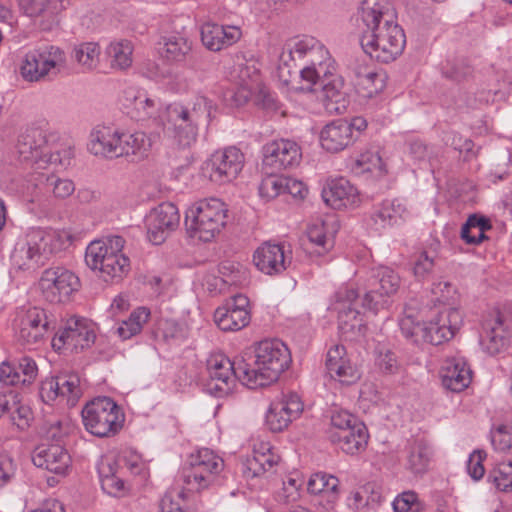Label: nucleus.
Segmentation results:
<instances>
[{
  "mask_svg": "<svg viewBox=\"0 0 512 512\" xmlns=\"http://www.w3.org/2000/svg\"><path fill=\"white\" fill-rule=\"evenodd\" d=\"M394 9L385 0H363L360 44L363 51L381 63L396 60L404 51L406 36L397 23Z\"/></svg>",
  "mask_w": 512,
  "mask_h": 512,
  "instance_id": "nucleus-1",
  "label": "nucleus"
},
{
  "mask_svg": "<svg viewBox=\"0 0 512 512\" xmlns=\"http://www.w3.org/2000/svg\"><path fill=\"white\" fill-rule=\"evenodd\" d=\"M337 66L329 51L315 38L306 37L289 45L283 50L279 59V77L289 82L287 76L299 73L301 81L305 83L301 87L305 91H313L321 77H329L336 72Z\"/></svg>",
  "mask_w": 512,
  "mask_h": 512,
  "instance_id": "nucleus-2",
  "label": "nucleus"
},
{
  "mask_svg": "<svg viewBox=\"0 0 512 512\" xmlns=\"http://www.w3.org/2000/svg\"><path fill=\"white\" fill-rule=\"evenodd\" d=\"M290 363L288 347L279 339H266L257 343L252 353L241 356L238 369L244 385L257 389L276 382Z\"/></svg>",
  "mask_w": 512,
  "mask_h": 512,
  "instance_id": "nucleus-3",
  "label": "nucleus"
},
{
  "mask_svg": "<svg viewBox=\"0 0 512 512\" xmlns=\"http://www.w3.org/2000/svg\"><path fill=\"white\" fill-rule=\"evenodd\" d=\"M69 242L64 231L34 229L15 244L11 264L17 270L33 272Z\"/></svg>",
  "mask_w": 512,
  "mask_h": 512,
  "instance_id": "nucleus-4",
  "label": "nucleus"
},
{
  "mask_svg": "<svg viewBox=\"0 0 512 512\" xmlns=\"http://www.w3.org/2000/svg\"><path fill=\"white\" fill-rule=\"evenodd\" d=\"M211 109L210 100L202 95L196 96L193 107L189 108L180 103L169 104L159 115L164 131L175 138L181 147L190 146L195 141L199 121Z\"/></svg>",
  "mask_w": 512,
  "mask_h": 512,
  "instance_id": "nucleus-5",
  "label": "nucleus"
},
{
  "mask_svg": "<svg viewBox=\"0 0 512 512\" xmlns=\"http://www.w3.org/2000/svg\"><path fill=\"white\" fill-rule=\"evenodd\" d=\"M124 245V238L117 235L107 241H93L86 248V264L98 269L106 282L121 280L130 271V259L122 252Z\"/></svg>",
  "mask_w": 512,
  "mask_h": 512,
  "instance_id": "nucleus-6",
  "label": "nucleus"
},
{
  "mask_svg": "<svg viewBox=\"0 0 512 512\" xmlns=\"http://www.w3.org/2000/svg\"><path fill=\"white\" fill-rule=\"evenodd\" d=\"M16 152L21 162L44 169L48 165L66 167L73 156L72 150L52 151L46 133L40 128H30L22 133L16 144Z\"/></svg>",
  "mask_w": 512,
  "mask_h": 512,
  "instance_id": "nucleus-7",
  "label": "nucleus"
},
{
  "mask_svg": "<svg viewBox=\"0 0 512 512\" xmlns=\"http://www.w3.org/2000/svg\"><path fill=\"white\" fill-rule=\"evenodd\" d=\"M227 206L218 198L203 199L185 214L187 230L204 242L211 241L226 224Z\"/></svg>",
  "mask_w": 512,
  "mask_h": 512,
  "instance_id": "nucleus-8",
  "label": "nucleus"
},
{
  "mask_svg": "<svg viewBox=\"0 0 512 512\" xmlns=\"http://www.w3.org/2000/svg\"><path fill=\"white\" fill-rule=\"evenodd\" d=\"M81 414L86 430L100 438L116 435L125 421L122 408L106 396L96 397L88 402Z\"/></svg>",
  "mask_w": 512,
  "mask_h": 512,
  "instance_id": "nucleus-9",
  "label": "nucleus"
},
{
  "mask_svg": "<svg viewBox=\"0 0 512 512\" xmlns=\"http://www.w3.org/2000/svg\"><path fill=\"white\" fill-rule=\"evenodd\" d=\"M223 468V460L214 450H193L186 458L180 477L187 492L207 488L214 474Z\"/></svg>",
  "mask_w": 512,
  "mask_h": 512,
  "instance_id": "nucleus-10",
  "label": "nucleus"
},
{
  "mask_svg": "<svg viewBox=\"0 0 512 512\" xmlns=\"http://www.w3.org/2000/svg\"><path fill=\"white\" fill-rule=\"evenodd\" d=\"M65 62L66 57L62 49L53 45H43L25 53L19 71L25 81L40 82L49 74L60 72Z\"/></svg>",
  "mask_w": 512,
  "mask_h": 512,
  "instance_id": "nucleus-11",
  "label": "nucleus"
},
{
  "mask_svg": "<svg viewBox=\"0 0 512 512\" xmlns=\"http://www.w3.org/2000/svg\"><path fill=\"white\" fill-rule=\"evenodd\" d=\"M38 286L48 302L65 303L80 290L81 281L72 270L63 266H53L42 272Z\"/></svg>",
  "mask_w": 512,
  "mask_h": 512,
  "instance_id": "nucleus-12",
  "label": "nucleus"
},
{
  "mask_svg": "<svg viewBox=\"0 0 512 512\" xmlns=\"http://www.w3.org/2000/svg\"><path fill=\"white\" fill-rule=\"evenodd\" d=\"M13 329L17 343L28 349L41 344L51 331L46 311L38 307L18 311Z\"/></svg>",
  "mask_w": 512,
  "mask_h": 512,
  "instance_id": "nucleus-13",
  "label": "nucleus"
},
{
  "mask_svg": "<svg viewBox=\"0 0 512 512\" xmlns=\"http://www.w3.org/2000/svg\"><path fill=\"white\" fill-rule=\"evenodd\" d=\"M401 279L397 272L389 267H378L368 280L361 305L374 313L387 308L390 298L400 288Z\"/></svg>",
  "mask_w": 512,
  "mask_h": 512,
  "instance_id": "nucleus-14",
  "label": "nucleus"
},
{
  "mask_svg": "<svg viewBox=\"0 0 512 512\" xmlns=\"http://www.w3.org/2000/svg\"><path fill=\"white\" fill-rule=\"evenodd\" d=\"M245 162L244 154L236 147H228L216 151L207 159L202 171L204 176L216 184L230 183L242 171Z\"/></svg>",
  "mask_w": 512,
  "mask_h": 512,
  "instance_id": "nucleus-15",
  "label": "nucleus"
},
{
  "mask_svg": "<svg viewBox=\"0 0 512 512\" xmlns=\"http://www.w3.org/2000/svg\"><path fill=\"white\" fill-rule=\"evenodd\" d=\"M239 361L233 362L224 355H214L208 360L209 381L207 391L216 396L223 397L230 394L239 380L244 385L242 373L239 371Z\"/></svg>",
  "mask_w": 512,
  "mask_h": 512,
  "instance_id": "nucleus-16",
  "label": "nucleus"
},
{
  "mask_svg": "<svg viewBox=\"0 0 512 512\" xmlns=\"http://www.w3.org/2000/svg\"><path fill=\"white\" fill-rule=\"evenodd\" d=\"M96 335L92 325L84 318H70L52 339V347L56 351L62 349L79 352L89 348Z\"/></svg>",
  "mask_w": 512,
  "mask_h": 512,
  "instance_id": "nucleus-17",
  "label": "nucleus"
},
{
  "mask_svg": "<svg viewBox=\"0 0 512 512\" xmlns=\"http://www.w3.org/2000/svg\"><path fill=\"white\" fill-rule=\"evenodd\" d=\"M358 298L359 292L353 287H341L335 293L334 310L338 312L339 330L346 338L359 333L363 326Z\"/></svg>",
  "mask_w": 512,
  "mask_h": 512,
  "instance_id": "nucleus-18",
  "label": "nucleus"
},
{
  "mask_svg": "<svg viewBox=\"0 0 512 512\" xmlns=\"http://www.w3.org/2000/svg\"><path fill=\"white\" fill-rule=\"evenodd\" d=\"M333 427L337 428L332 437L334 444L346 445L349 448H365L369 433L366 425L348 411H335L331 416Z\"/></svg>",
  "mask_w": 512,
  "mask_h": 512,
  "instance_id": "nucleus-19",
  "label": "nucleus"
},
{
  "mask_svg": "<svg viewBox=\"0 0 512 512\" xmlns=\"http://www.w3.org/2000/svg\"><path fill=\"white\" fill-rule=\"evenodd\" d=\"M302 159L299 144L289 139H278L263 146V165L271 173L281 172L298 166Z\"/></svg>",
  "mask_w": 512,
  "mask_h": 512,
  "instance_id": "nucleus-20",
  "label": "nucleus"
},
{
  "mask_svg": "<svg viewBox=\"0 0 512 512\" xmlns=\"http://www.w3.org/2000/svg\"><path fill=\"white\" fill-rule=\"evenodd\" d=\"M463 318L456 308H445L429 322L423 323L422 343L440 345L452 339L460 329Z\"/></svg>",
  "mask_w": 512,
  "mask_h": 512,
  "instance_id": "nucleus-21",
  "label": "nucleus"
},
{
  "mask_svg": "<svg viewBox=\"0 0 512 512\" xmlns=\"http://www.w3.org/2000/svg\"><path fill=\"white\" fill-rule=\"evenodd\" d=\"M251 320L249 299L242 294L228 299L214 312V322L222 331H239Z\"/></svg>",
  "mask_w": 512,
  "mask_h": 512,
  "instance_id": "nucleus-22",
  "label": "nucleus"
},
{
  "mask_svg": "<svg viewBox=\"0 0 512 512\" xmlns=\"http://www.w3.org/2000/svg\"><path fill=\"white\" fill-rule=\"evenodd\" d=\"M82 391L80 380L76 375H61L46 378L40 386L39 395L42 401L50 404L55 400L65 401L68 406H75Z\"/></svg>",
  "mask_w": 512,
  "mask_h": 512,
  "instance_id": "nucleus-23",
  "label": "nucleus"
},
{
  "mask_svg": "<svg viewBox=\"0 0 512 512\" xmlns=\"http://www.w3.org/2000/svg\"><path fill=\"white\" fill-rule=\"evenodd\" d=\"M180 222L178 208L171 202H164L152 209L147 216V237L154 245L162 244L168 234L175 230Z\"/></svg>",
  "mask_w": 512,
  "mask_h": 512,
  "instance_id": "nucleus-24",
  "label": "nucleus"
},
{
  "mask_svg": "<svg viewBox=\"0 0 512 512\" xmlns=\"http://www.w3.org/2000/svg\"><path fill=\"white\" fill-rule=\"evenodd\" d=\"M303 402L297 393H282L270 404L266 421L272 431L287 428L303 411Z\"/></svg>",
  "mask_w": 512,
  "mask_h": 512,
  "instance_id": "nucleus-25",
  "label": "nucleus"
},
{
  "mask_svg": "<svg viewBox=\"0 0 512 512\" xmlns=\"http://www.w3.org/2000/svg\"><path fill=\"white\" fill-rule=\"evenodd\" d=\"M509 343L508 324L499 310H493L483 320L480 344L485 352L496 355Z\"/></svg>",
  "mask_w": 512,
  "mask_h": 512,
  "instance_id": "nucleus-26",
  "label": "nucleus"
},
{
  "mask_svg": "<svg viewBox=\"0 0 512 512\" xmlns=\"http://www.w3.org/2000/svg\"><path fill=\"white\" fill-rule=\"evenodd\" d=\"M70 5V0H19V7L31 18H41L43 30H52L59 24V15Z\"/></svg>",
  "mask_w": 512,
  "mask_h": 512,
  "instance_id": "nucleus-27",
  "label": "nucleus"
},
{
  "mask_svg": "<svg viewBox=\"0 0 512 512\" xmlns=\"http://www.w3.org/2000/svg\"><path fill=\"white\" fill-rule=\"evenodd\" d=\"M253 262L262 273L278 275L286 270L291 257L287 255L284 245L267 241L255 250Z\"/></svg>",
  "mask_w": 512,
  "mask_h": 512,
  "instance_id": "nucleus-28",
  "label": "nucleus"
},
{
  "mask_svg": "<svg viewBox=\"0 0 512 512\" xmlns=\"http://www.w3.org/2000/svg\"><path fill=\"white\" fill-rule=\"evenodd\" d=\"M442 385L452 392L465 390L472 381V370L460 355L446 357L440 369Z\"/></svg>",
  "mask_w": 512,
  "mask_h": 512,
  "instance_id": "nucleus-29",
  "label": "nucleus"
},
{
  "mask_svg": "<svg viewBox=\"0 0 512 512\" xmlns=\"http://www.w3.org/2000/svg\"><path fill=\"white\" fill-rule=\"evenodd\" d=\"M118 467L114 450H107L97 462L102 490L113 497H123L129 491L125 482L115 475Z\"/></svg>",
  "mask_w": 512,
  "mask_h": 512,
  "instance_id": "nucleus-30",
  "label": "nucleus"
},
{
  "mask_svg": "<svg viewBox=\"0 0 512 512\" xmlns=\"http://www.w3.org/2000/svg\"><path fill=\"white\" fill-rule=\"evenodd\" d=\"M241 36V29L237 26H224L212 22L201 26V41L208 50L213 52L232 46L240 40Z\"/></svg>",
  "mask_w": 512,
  "mask_h": 512,
  "instance_id": "nucleus-31",
  "label": "nucleus"
},
{
  "mask_svg": "<svg viewBox=\"0 0 512 512\" xmlns=\"http://www.w3.org/2000/svg\"><path fill=\"white\" fill-rule=\"evenodd\" d=\"M322 198L333 209L355 206L360 201L357 188L343 177L328 182L322 190Z\"/></svg>",
  "mask_w": 512,
  "mask_h": 512,
  "instance_id": "nucleus-32",
  "label": "nucleus"
},
{
  "mask_svg": "<svg viewBox=\"0 0 512 512\" xmlns=\"http://www.w3.org/2000/svg\"><path fill=\"white\" fill-rule=\"evenodd\" d=\"M157 136L143 131L119 132V157H132L133 161L146 159Z\"/></svg>",
  "mask_w": 512,
  "mask_h": 512,
  "instance_id": "nucleus-33",
  "label": "nucleus"
},
{
  "mask_svg": "<svg viewBox=\"0 0 512 512\" xmlns=\"http://www.w3.org/2000/svg\"><path fill=\"white\" fill-rule=\"evenodd\" d=\"M322 148L331 153H338L353 144L348 120L336 119L326 124L319 136Z\"/></svg>",
  "mask_w": 512,
  "mask_h": 512,
  "instance_id": "nucleus-34",
  "label": "nucleus"
},
{
  "mask_svg": "<svg viewBox=\"0 0 512 512\" xmlns=\"http://www.w3.org/2000/svg\"><path fill=\"white\" fill-rule=\"evenodd\" d=\"M318 83L322 86L325 109L330 113H344L348 100L343 78L334 72L329 77H321Z\"/></svg>",
  "mask_w": 512,
  "mask_h": 512,
  "instance_id": "nucleus-35",
  "label": "nucleus"
},
{
  "mask_svg": "<svg viewBox=\"0 0 512 512\" xmlns=\"http://www.w3.org/2000/svg\"><path fill=\"white\" fill-rule=\"evenodd\" d=\"M88 150L95 156L108 159L119 157V131L97 126L90 133Z\"/></svg>",
  "mask_w": 512,
  "mask_h": 512,
  "instance_id": "nucleus-36",
  "label": "nucleus"
},
{
  "mask_svg": "<svg viewBox=\"0 0 512 512\" xmlns=\"http://www.w3.org/2000/svg\"><path fill=\"white\" fill-rule=\"evenodd\" d=\"M37 372L36 362L32 358L24 356L18 360L16 365L6 362L0 365V381L7 386L27 385L35 380Z\"/></svg>",
  "mask_w": 512,
  "mask_h": 512,
  "instance_id": "nucleus-37",
  "label": "nucleus"
},
{
  "mask_svg": "<svg viewBox=\"0 0 512 512\" xmlns=\"http://www.w3.org/2000/svg\"><path fill=\"white\" fill-rule=\"evenodd\" d=\"M191 51L192 42L180 34L162 36L158 42L160 57L170 64L186 61Z\"/></svg>",
  "mask_w": 512,
  "mask_h": 512,
  "instance_id": "nucleus-38",
  "label": "nucleus"
},
{
  "mask_svg": "<svg viewBox=\"0 0 512 512\" xmlns=\"http://www.w3.org/2000/svg\"><path fill=\"white\" fill-rule=\"evenodd\" d=\"M382 501V494L377 484L365 483L353 489L346 499L348 508L355 512L375 510Z\"/></svg>",
  "mask_w": 512,
  "mask_h": 512,
  "instance_id": "nucleus-39",
  "label": "nucleus"
},
{
  "mask_svg": "<svg viewBox=\"0 0 512 512\" xmlns=\"http://www.w3.org/2000/svg\"><path fill=\"white\" fill-rule=\"evenodd\" d=\"M326 368L332 378L344 383H351L357 379V372L346 357V349L342 345H335L329 349L326 358Z\"/></svg>",
  "mask_w": 512,
  "mask_h": 512,
  "instance_id": "nucleus-40",
  "label": "nucleus"
},
{
  "mask_svg": "<svg viewBox=\"0 0 512 512\" xmlns=\"http://www.w3.org/2000/svg\"><path fill=\"white\" fill-rule=\"evenodd\" d=\"M42 445L55 448H64L72 443L77 435L73 433V427L67 421L57 420L46 422L40 429Z\"/></svg>",
  "mask_w": 512,
  "mask_h": 512,
  "instance_id": "nucleus-41",
  "label": "nucleus"
},
{
  "mask_svg": "<svg viewBox=\"0 0 512 512\" xmlns=\"http://www.w3.org/2000/svg\"><path fill=\"white\" fill-rule=\"evenodd\" d=\"M31 460L36 467L55 474H65L71 465L68 450H33Z\"/></svg>",
  "mask_w": 512,
  "mask_h": 512,
  "instance_id": "nucleus-42",
  "label": "nucleus"
},
{
  "mask_svg": "<svg viewBox=\"0 0 512 512\" xmlns=\"http://www.w3.org/2000/svg\"><path fill=\"white\" fill-rule=\"evenodd\" d=\"M406 212L405 206L398 199H385L375 206L371 220L375 230L385 229L399 223Z\"/></svg>",
  "mask_w": 512,
  "mask_h": 512,
  "instance_id": "nucleus-43",
  "label": "nucleus"
},
{
  "mask_svg": "<svg viewBox=\"0 0 512 512\" xmlns=\"http://www.w3.org/2000/svg\"><path fill=\"white\" fill-rule=\"evenodd\" d=\"M244 473L247 478L259 477L269 471H277L280 466V457L274 450H252V454L246 458Z\"/></svg>",
  "mask_w": 512,
  "mask_h": 512,
  "instance_id": "nucleus-44",
  "label": "nucleus"
},
{
  "mask_svg": "<svg viewBox=\"0 0 512 512\" xmlns=\"http://www.w3.org/2000/svg\"><path fill=\"white\" fill-rule=\"evenodd\" d=\"M338 486L339 480L336 477L322 472L312 474L307 482L309 493L322 495L326 499V509L332 508L337 501Z\"/></svg>",
  "mask_w": 512,
  "mask_h": 512,
  "instance_id": "nucleus-45",
  "label": "nucleus"
},
{
  "mask_svg": "<svg viewBox=\"0 0 512 512\" xmlns=\"http://www.w3.org/2000/svg\"><path fill=\"white\" fill-rule=\"evenodd\" d=\"M356 85L364 97L371 98L386 87V74L373 69L355 70Z\"/></svg>",
  "mask_w": 512,
  "mask_h": 512,
  "instance_id": "nucleus-46",
  "label": "nucleus"
},
{
  "mask_svg": "<svg viewBox=\"0 0 512 512\" xmlns=\"http://www.w3.org/2000/svg\"><path fill=\"white\" fill-rule=\"evenodd\" d=\"M133 51V44L129 40L112 41L106 48L111 68L121 71L128 69L133 62Z\"/></svg>",
  "mask_w": 512,
  "mask_h": 512,
  "instance_id": "nucleus-47",
  "label": "nucleus"
},
{
  "mask_svg": "<svg viewBox=\"0 0 512 512\" xmlns=\"http://www.w3.org/2000/svg\"><path fill=\"white\" fill-rule=\"evenodd\" d=\"M492 228L491 222L484 216L473 214L461 228V238L470 245H477L487 239L485 232Z\"/></svg>",
  "mask_w": 512,
  "mask_h": 512,
  "instance_id": "nucleus-48",
  "label": "nucleus"
},
{
  "mask_svg": "<svg viewBox=\"0 0 512 512\" xmlns=\"http://www.w3.org/2000/svg\"><path fill=\"white\" fill-rule=\"evenodd\" d=\"M32 180L37 182L35 189L38 185H41L46 191H51L54 197L58 199H65L75 191V185L72 180L59 178L53 174L37 173L33 175Z\"/></svg>",
  "mask_w": 512,
  "mask_h": 512,
  "instance_id": "nucleus-49",
  "label": "nucleus"
},
{
  "mask_svg": "<svg viewBox=\"0 0 512 512\" xmlns=\"http://www.w3.org/2000/svg\"><path fill=\"white\" fill-rule=\"evenodd\" d=\"M149 317L150 311L145 307H139L130 314L128 319L119 323L115 334L121 340H128L141 332Z\"/></svg>",
  "mask_w": 512,
  "mask_h": 512,
  "instance_id": "nucleus-50",
  "label": "nucleus"
},
{
  "mask_svg": "<svg viewBox=\"0 0 512 512\" xmlns=\"http://www.w3.org/2000/svg\"><path fill=\"white\" fill-rule=\"evenodd\" d=\"M159 336L170 345H179L189 336V328L186 323L173 319H164L159 322Z\"/></svg>",
  "mask_w": 512,
  "mask_h": 512,
  "instance_id": "nucleus-51",
  "label": "nucleus"
},
{
  "mask_svg": "<svg viewBox=\"0 0 512 512\" xmlns=\"http://www.w3.org/2000/svg\"><path fill=\"white\" fill-rule=\"evenodd\" d=\"M126 100L134 106V108L143 113V117L152 118L158 110L157 103L154 99L149 98L147 94L141 90L129 87L124 91Z\"/></svg>",
  "mask_w": 512,
  "mask_h": 512,
  "instance_id": "nucleus-52",
  "label": "nucleus"
},
{
  "mask_svg": "<svg viewBox=\"0 0 512 512\" xmlns=\"http://www.w3.org/2000/svg\"><path fill=\"white\" fill-rule=\"evenodd\" d=\"M353 169L360 173H376L384 175L386 173L385 163L377 152L366 151L361 153L355 160Z\"/></svg>",
  "mask_w": 512,
  "mask_h": 512,
  "instance_id": "nucleus-53",
  "label": "nucleus"
},
{
  "mask_svg": "<svg viewBox=\"0 0 512 512\" xmlns=\"http://www.w3.org/2000/svg\"><path fill=\"white\" fill-rule=\"evenodd\" d=\"M437 259V253L434 250H422L414 255L413 274L417 279H426L433 271Z\"/></svg>",
  "mask_w": 512,
  "mask_h": 512,
  "instance_id": "nucleus-54",
  "label": "nucleus"
},
{
  "mask_svg": "<svg viewBox=\"0 0 512 512\" xmlns=\"http://www.w3.org/2000/svg\"><path fill=\"white\" fill-rule=\"evenodd\" d=\"M100 48L93 42L82 43L74 48L75 60L86 70L94 69L99 61Z\"/></svg>",
  "mask_w": 512,
  "mask_h": 512,
  "instance_id": "nucleus-55",
  "label": "nucleus"
},
{
  "mask_svg": "<svg viewBox=\"0 0 512 512\" xmlns=\"http://www.w3.org/2000/svg\"><path fill=\"white\" fill-rule=\"evenodd\" d=\"M186 489H170L160 500V512H190L185 502Z\"/></svg>",
  "mask_w": 512,
  "mask_h": 512,
  "instance_id": "nucleus-56",
  "label": "nucleus"
},
{
  "mask_svg": "<svg viewBox=\"0 0 512 512\" xmlns=\"http://www.w3.org/2000/svg\"><path fill=\"white\" fill-rule=\"evenodd\" d=\"M309 243L315 246V252L319 255L325 253L333 246V241L327 237L324 222L317 221L307 228Z\"/></svg>",
  "mask_w": 512,
  "mask_h": 512,
  "instance_id": "nucleus-57",
  "label": "nucleus"
},
{
  "mask_svg": "<svg viewBox=\"0 0 512 512\" xmlns=\"http://www.w3.org/2000/svg\"><path fill=\"white\" fill-rule=\"evenodd\" d=\"M392 507L394 512H421L424 509V504L416 492L407 490L395 497Z\"/></svg>",
  "mask_w": 512,
  "mask_h": 512,
  "instance_id": "nucleus-58",
  "label": "nucleus"
},
{
  "mask_svg": "<svg viewBox=\"0 0 512 512\" xmlns=\"http://www.w3.org/2000/svg\"><path fill=\"white\" fill-rule=\"evenodd\" d=\"M283 182L284 177L276 176L270 172V175L263 178L259 184L258 191L260 197L269 201L284 193Z\"/></svg>",
  "mask_w": 512,
  "mask_h": 512,
  "instance_id": "nucleus-59",
  "label": "nucleus"
},
{
  "mask_svg": "<svg viewBox=\"0 0 512 512\" xmlns=\"http://www.w3.org/2000/svg\"><path fill=\"white\" fill-rule=\"evenodd\" d=\"M490 477L497 489L512 491V460L499 463L491 472Z\"/></svg>",
  "mask_w": 512,
  "mask_h": 512,
  "instance_id": "nucleus-60",
  "label": "nucleus"
},
{
  "mask_svg": "<svg viewBox=\"0 0 512 512\" xmlns=\"http://www.w3.org/2000/svg\"><path fill=\"white\" fill-rule=\"evenodd\" d=\"M114 451L119 467L125 466L134 474H140L145 469L146 464L137 450H120L121 454L118 453L119 450Z\"/></svg>",
  "mask_w": 512,
  "mask_h": 512,
  "instance_id": "nucleus-61",
  "label": "nucleus"
},
{
  "mask_svg": "<svg viewBox=\"0 0 512 512\" xmlns=\"http://www.w3.org/2000/svg\"><path fill=\"white\" fill-rule=\"evenodd\" d=\"M402 335L414 344L422 343L423 323L416 322L415 319L408 315L401 318L399 322Z\"/></svg>",
  "mask_w": 512,
  "mask_h": 512,
  "instance_id": "nucleus-62",
  "label": "nucleus"
},
{
  "mask_svg": "<svg viewBox=\"0 0 512 512\" xmlns=\"http://www.w3.org/2000/svg\"><path fill=\"white\" fill-rule=\"evenodd\" d=\"M486 450H473L467 460V473L473 480H480L485 474L484 460L486 459Z\"/></svg>",
  "mask_w": 512,
  "mask_h": 512,
  "instance_id": "nucleus-63",
  "label": "nucleus"
},
{
  "mask_svg": "<svg viewBox=\"0 0 512 512\" xmlns=\"http://www.w3.org/2000/svg\"><path fill=\"white\" fill-rule=\"evenodd\" d=\"M376 365L385 374H395L400 368L395 353L384 348L376 351Z\"/></svg>",
  "mask_w": 512,
  "mask_h": 512,
  "instance_id": "nucleus-64",
  "label": "nucleus"
}]
</instances>
